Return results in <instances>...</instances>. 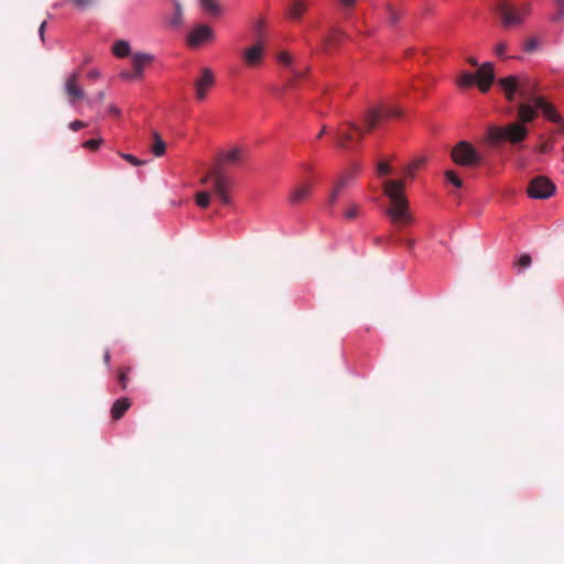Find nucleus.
<instances>
[{
	"label": "nucleus",
	"mask_w": 564,
	"mask_h": 564,
	"mask_svg": "<svg viewBox=\"0 0 564 564\" xmlns=\"http://www.w3.org/2000/svg\"><path fill=\"white\" fill-rule=\"evenodd\" d=\"M498 85L501 88L505 97L509 101H513L518 94L521 98L532 101L536 108L544 113V116L552 122H560L561 116L555 111L554 107L546 102L543 97L535 96L536 84L529 77L508 76L500 78Z\"/></svg>",
	"instance_id": "f257e3e1"
},
{
	"label": "nucleus",
	"mask_w": 564,
	"mask_h": 564,
	"mask_svg": "<svg viewBox=\"0 0 564 564\" xmlns=\"http://www.w3.org/2000/svg\"><path fill=\"white\" fill-rule=\"evenodd\" d=\"M405 182L403 180L387 181L383 193L389 197L391 206L386 210L394 225H406L412 223L409 213V202L404 195Z\"/></svg>",
	"instance_id": "f03ea898"
},
{
	"label": "nucleus",
	"mask_w": 564,
	"mask_h": 564,
	"mask_svg": "<svg viewBox=\"0 0 564 564\" xmlns=\"http://www.w3.org/2000/svg\"><path fill=\"white\" fill-rule=\"evenodd\" d=\"M528 132L527 127L519 122H511L506 126H491L487 130V141L491 145H497L500 142L516 144L525 140Z\"/></svg>",
	"instance_id": "7ed1b4c3"
},
{
	"label": "nucleus",
	"mask_w": 564,
	"mask_h": 564,
	"mask_svg": "<svg viewBox=\"0 0 564 564\" xmlns=\"http://www.w3.org/2000/svg\"><path fill=\"white\" fill-rule=\"evenodd\" d=\"M495 11L500 18L501 25L505 29H512L524 22L530 13V6L516 7L507 0H501L495 4Z\"/></svg>",
	"instance_id": "20e7f679"
},
{
	"label": "nucleus",
	"mask_w": 564,
	"mask_h": 564,
	"mask_svg": "<svg viewBox=\"0 0 564 564\" xmlns=\"http://www.w3.org/2000/svg\"><path fill=\"white\" fill-rule=\"evenodd\" d=\"M209 180H213L214 194L224 205H230L231 198L228 192L232 186V180L227 176L219 167L208 172L200 182L202 184H206Z\"/></svg>",
	"instance_id": "39448f33"
},
{
	"label": "nucleus",
	"mask_w": 564,
	"mask_h": 564,
	"mask_svg": "<svg viewBox=\"0 0 564 564\" xmlns=\"http://www.w3.org/2000/svg\"><path fill=\"white\" fill-rule=\"evenodd\" d=\"M451 159L460 166L474 167L482 162V156L467 141H459L451 151Z\"/></svg>",
	"instance_id": "423d86ee"
},
{
	"label": "nucleus",
	"mask_w": 564,
	"mask_h": 564,
	"mask_svg": "<svg viewBox=\"0 0 564 564\" xmlns=\"http://www.w3.org/2000/svg\"><path fill=\"white\" fill-rule=\"evenodd\" d=\"M401 115V109L397 107L384 106L366 110L361 120L366 126V131H371L382 119L399 118Z\"/></svg>",
	"instance_id": "0eeeda50"
},
{
	"label": "nucleus",
	"mask_w": 564,
	"mask_h": 564,
	"mask_svg": "<svg viewBox=\"0 0 564 564\" xmlns=\"http://www.w3.org/2000/svg\"><path fill=\"white\" fill-rule=\"evenodd\" d=\"M365 130L352 121L343 122L336 132L337 145L347 149L352 141H361Z\"/></svg>",
	"instance_id": "6e6552de"
},
{
	"label": "nucleus",
	"mask_w": 564,
	"mask_h": 564,
	"mask_svg": "<svg viewBox=\"0 0 564 564\" xmlns=\"http://www.w3.org/2000/svg\"><path fill=\"white\" fill-rule=\"evenodd\" d=\"M554 183L546 176H536L528 186V194L534 199H546L555 193Z\"/></svg>",
	"instance_id": "1a4fd4ad"
},
{
	"label": "nucleus",
	"mask_w": 564,
	"mask_h": 564,
	"mask_svg": "<svg viewBox=\"0 0 564 564\" xmlns=\"http://www.w3.org/2000/svg\"><path fill=\"white\" fill-rule=\"evenodd\" d=\"M80 72L72 73L64 83V91L67 96L68 102L74 106L78 100L85 98V91L79 85Z\"/></svg>",
	"instance_id": "9d476101"
},
{
	"label": "nucleus",
	"mask_w": 564,
	"mask_h": 564,
	"mask_svg": "<svg viewBox=\"0 0 564 564\" xmlns=\"http://www.w3.org/2000/svg\"><path fill=\"white\" fill-rule=\"evenodd\" d=\"M215 84V76L210 68L202 69L200 76L194 82L195 97L198 101L206 99L208 90Z\"/></svg>",
	"instance_id": "9b49d317"
},
{
	"label": "nucleus",
	"mask_w": 564,
	"mask_h": 564,
	"mask_svg": "<svg viewBox=\"0 0 564 564\" xmlns=\"http://www.w3.org/2000/svg\"><path fill=\"white\" fill-rule=\"evenodd\" d=\"M475 82L481 93H487L495 82L494 64L490 62L480 65L476 72Z\"/></svg>",
	"instance_id": "f8f14e48"
},
{
	"label": "nucleus",
	"mask_w": 564,
	"mask_h": 564,
	"mask_svg": "<svg viewBox=\"0 0 564 564\" xmlns=\"http://www.w3.org/2000/svg\"><path fill=\"white\" fill-rule=\"evenodd\" d=\"M313 191V183L304 181L297 183L289 194V203L291 205H300L305 203Z\"/></svg>",
	"instance_id": "ddd939ff"
},
{
	"label": "nucleus",
	"mask_w": 564,
	"mask_h": 564,
	"mask_svg": "<svg viewBox=\"0 0 564 564\" xmlns=\"http://www.w3.org/2000/svg\"><path fill=\"white\" fill-rule=\"evenodd\" d=\"M214 39L213 30L205 24L198 25L188 34L187 42L189 46H199L203 43L209 42Z\"/></svg>",
	"instance_id": "4468645a"
},
{
	"label": "nucleus",
	"mask_w": 564,
	"mask_h": 564,
	"mask_svg": "<svg viewBox=\"0 0 564 564\" xmlns=\"http://www.w3.org/2000/svg\"><path fill=\"white\" fill-rule=\"evenodd\" d=\"M264 47L262 43L258 42L254 45L243 51L242 57L246 64L250 67H257L261 64L263 58Z\"/></svg>",
	"instance_id": "2eb2a0df"
},
{
	"label": "nucleus",
	"mask_w": 564,
	"mask_h": 564,
	"mask_svg": "<svg viewBox=\"0 0 564 564\" xmlns=\"http://www.w3.org/2000/svg\"><path fill=\"white\" fill-rule=\"evenodd\" d=\"M243 160V152L240 148H232L227 152L221 153L217 160V167H221L223 164L237 165Z\"/></svg>",
	"instance_id": "dca6fc26"
},
{
	"label": "nucleus",
	"mask_w": 564,
	"mask_h": 564,
	"mask_svg": "<svg viewBox=\"0 0 564 564\" xmlns=\"http://www.w3.org/2000/svg\"><path fill=\"white\" fill-rule=\"evenodd\" d=\"M539 108L535 107V105L532 101L525 100L524 102H521L518 106V115L520 122L519 123H528L534 120L536 117Z\"/></svg>",
	"instance_id": "f3484780"
},
{
	"label": "nucleus",
	"mask_w": 564,
	"mask_h": 564,
	"mask_svg": "<svg viewBox=\"0 0 564 564\" xmlns=\"http://www.w3.org/2000/svg\"><path fill=\"white\" fill-rule=\"evenodd\" d=\"M153 61V56L147 53H135L132 55L131 63L135 70V76L142 77V69Z\"/></svg>",
	"instance_id": "a211bd4d"
},
{
	"label": "nucleus",
	"mask_w": 564,
	"mask_h": 564,
	"mask_svg": "<svg viewBox=\"0 0 564 564\" xmlns=\"http://www.w3.org/2000/svg\"><path fill=\"white\" fill-rule=\"evenodd\" d=\"M130 406L131 402L128 398H120L116 400L110 410L112 420L117 421L121 419Z\"/></svg>",
	"instance_id": "6ab92c4d"
},
{
	"label": "nucleus",
	"mask_w": 564,
	"mask_h": 564,
	"mask_svg": "<svg viewBox=\"0 0 564 564\" xmlns=\"http://www.w3.org/2000/svg\"><path fill=\"white\" fill-rule=\"evenodd\" d=\"M359 170V164H352L347 171L340 174V176L336 181V184H343V188L345 189L356 178Z\"/></svg>",
	"instance_id": "aec40b11"
},
{
	"label": "nucleus",
	"mask_w": 564,
	"mask_h": 564,
	"mask_svg": "<svg viewBox=\"0 0 564 564\" xmlns=\"http://www.w3.org/2000/svg\"><path fill=\"white\" fill-rule=\"evenodd\" d=\"M307 10V4L303 0H292L288 14L292 20H300Z\"/></svg>",
	"instance_id": "412c9836"
},
{
	"label": "nucleus",
	"mask_w": 564,
	"mask_h": 564,
	"mask_svg": "<svg viewBox=\"0 0 564 564\" xmlns=\"http://www.w3.org/2000/svg\"><path fill=\"white\" fill-rule=\"evenodd\" d=\"M153 143L151 147V151L155 156H162L165 153L166 144L161 138V135L154 131L152 133Z\"/></svg>",
	"instance_id": "4be33fe9"
},
{
	"label": "nucleus",
	"mask_w": 564,
	"mask_h": 564,
	"mask_svg": "<svg viewBox=\"0 0 564 564\" xmlns=\"http://www.w3.org/2000/svg\"><path fill=\"white\" fill-rule=\"evenodd\" d=\"M112 52L117 57H127L130 54V45L127 41H118L115 43Z\"/></svg>",
	"instance_id": "5701e85b"
},
{
	"label": "nucleus",
	"mask_w": 564,
	"mask_h": 564,
	"mask_svg": "<svg viewBox=\"0 0 564 564\" xmlns=\"http://www.w3.org/2000/svg\"><path fill=\"white\" fill-rule=\"evenodd\" d=\"M424 161L425 160L423 158H421V159H416L413 162H411L410 164H408L403 170L404 176L409 177V178H413L416 170L424 163Z\"/></svg>",
	"instance_id": "b1692460"
},
{
	"label": "nucleus",
	"mask_w": 564,
	"mask_h": 564,
	"mask_svg": "<svg viewBox=\"0 0 564 564\" xmlns=\"http://www.w3.org/2000/svg\"><path fill=\"white\" fill-rule=\"evenodd\" d=\"M66 1L72 3L75 9L80 10V11L91 9L97 3V0H66Z\"/></svg>",
	"instance_id": "393cba45"
},
{
	"label": "nucleus",
	"mask_w": 564,
	"mask_h": 564,
	"mask_svg": "<svg viewBox=\"0 0 564 564\" xmlns=\"http://www.w3.org/2000/svg\"><path fill=\"white\" fill-rule=\"evenodd\" d=\"M476 84L475 75L468 72H464L457 79V85L463 88H467Z\"/></svg>",
	"instance_id": "a878e982"
},
{
	"label": "nucleus",
	"mask_w": 564,
	"mask_h": 564,
	"mask_svg": "<svg viewBox=\"0 0 564 564\" xmlns=\"http://www.w3.org/2000/svg\"><path fill=\"white\" fill-rule=\"evenodd\" d=\"M200 4L203 9L210 14L216 15L220 13V7L216 2V0H200Z\"/></svg>",
	"instance_id": "bb28decb"
},
{
	"label": "nucleus",
	"mask_w": 564,
	"mask_h": 564,
	"mask_svg": "<svg viewBox=\"0 0 564 564\" xmlns=\"http://www.w3.org/2000/svg\"><path fill=\"white\" fill-rule=\"evenodd\" d=\"M210 203V193L209 192H199L197 193L196 195V204L200 207V208H206L208 207Z\"/></svg>",
	"instance_id": "cd10ccee"
},
{
	"label": "nucleus",
	"mask_w": 564,
	"mask_h": 564,
	"mask_svg": "<svg viewBox=\"0 0 564 564\" xmlns=\"http://www.w3.org/2000/svg\"><path fill=\"white\" fill-rule=\"evenodd\" d=\"M343 191H344L343 184H336L335 183V186L332 189V192L329 193V196H328V199H327V202H328V204L330 206L336 204V202H337V199H338V197H339V195L341 194Z\"/></svg>",
	"instance_id": "c85d7f7f"
},
{
	"label": "nucleus",
	"mask_w": 564,
	"mask_h": 564,
	"mask_svg": "<svg viewBox=\"0 0 564 564\" xmlns=\"http://www.w3.org/2000/svg\"><path fill=\"white\" fill-rule=\"evenodd\" d=\"M130 371L129 367H121L118 370V382L121 386V388L124 390L128 386V373Z\"/></svg>",
	"instance_id": "c756f323"
},
{
	"label": "nucleus",
	"mask_w": 564,
	"mask_h": 564,
	"mask_svg": "<svg viewBox=\"0 0 564 564\" xmlns=\"http://www.w3.org/2000/svg\"><path fill=\"white\" fill-rule=\"evenodd\" d=\"M340 36H341V32L339 30H336V29L332 30V32L324 37L325 46L328 47V46L335 44L339 40Z\"/></svg>",
	"instance_id": "7c9ffc66"
},
{
	"label": "nucleus",
	"mask_w": 564,
	"mask_h": 564,
	"mask_svg": "<svg viewBox=\"0 0 564 564\" xmlns=\"http://www.w3.org/2000/svg\"><path fill=\"white\" fill-rule=\"evenodd\" d=\"M387 10L389 22L391 24H395L401 18V12L393 8L392 6H388Z\"/></svg>",
	"instance_id": "2f4dec72"
},
{
	"label": "nucleus",
	"mask_w": 564,
	"mask_h": 564,
	"mask_svg": "<svg viewBox=\"0 0 564 564\" xmlns=\"http://www.w3.org/2000/svg\"><path fill=\"white\" fill-rule=\"evenodd\" d=\"M445 177L448 182H451L454 186L460 188L463 186V181L456 175L453 171H446Z\"/></svg>",
	"instance_id": "473e14b6"
},
{
	"label": "nucleus",
	"mask_w": 564,
	"mask_h": 564,
	"mask_svg": "<svg viewBox=\"0 0 564 564\" xmlns=\"http://www.w3.org/2000/svg\"><path fill=\"white\" fill-rule=\"evenodd\" d=\"M360 207L357 204H351L345 212V218L352 220L359 215Z\"/></svg>",
	"instance_id": "72a5a7b5"
},
{
	"label": "nucleus",
	"mask_w": 564,
	"mask_h": 564,
	"mask_svg": "<svg viewBox=\"0 0 564 564\" xmlns=\"http://www.w3.org/2000/svg\"><path fill=\"white\" fill-rule=\"evenodd\" d=\"M557 11L553 17V20L561 21L564 19V0H554Z\"/></svg>",
	"instance_id": "f704fd0d"
},
{
	"label": "nucleus",
	"mask_w": 564,
	"mask_h": 564,
	"mask_svg": "<svg viewBox=\"0 0 564 564\" xmlns=\"http://www.w3.org/2000/svg\"><path fill=\"white\" fill-rule=\"evenodd\" d=\"M531 262H532L531 256L528 253H523L520 256V258L518 259L516 264L521 268H528V267H530Z\"/></svg>",
	"instance_id": "c9c22d12"
},
{
	"label": "nucleus",
	"mask_w": 564,
	"mask_h": 564,
	"mask_svg": "<svg viewBox=\"0 0 564 564\" xmlns=\"http://www.w3.org/2000/svg\"><path fill=\"white\" fill-rule=\"evenodd\" d=\"M101 143V139H90L84 142L83 147L89 150H97Z\"/></svg>",
	"instance_id": "e433bc0d"
},
{
	"label": "nucleus",
	"mask_w": 564,
	"mask_h": 564,
	"mask_svg": "<svg viewBox=\"0 0 564 564\" xmlns=\"http://www.w3.org/2000/svg\"><path fill=\"white\" fill-rule=\"evenodd\" d=\"M278 58L285 66H290L292 63V56L288 52H281Z\"/></svg>",
	"instance_id": "4c0bfd02"
},
{
	"label": "nucleus",
	"mask_w": 564,
	"mask_h": 564,
	"mask_svg": "<svg viewBox=\"0 0 564 564\" xmlns=\"http://www.w3.org/2000/svg\"><path fill=\"white\" fill-rule=\"evenodd\" d=\"M377 171H378V174L383 176V175H387L390 173L391 171V167L388 163L386 162H380L377 166Z\"/></svg>",
	"instance_id": "58836bf2"
},
{
	"label": "nucleus",
	"mask_w": 564,
	"mask_h": 564,
	"mask_svg": "<svg viewBox=\"0 0 564 564\" xmlns=\"http://www.w3.org/2000/svg\"><path fill=\"white\" fill-rule=\"evenodd\" d=\"M121 156L134 166H140L143 164V161L139 160L138 158L133 156L132 154H121Z\"/></svg>",
	"instance_id": "ea45409f"
},
{
	"label": "nucleus",
	"mask_w": 564,
	"mask_h": 564,
	"mask_svg": "<svg viewBox=\"0 0 564 564\" xmlns=\"http://www.w3.org/2000/svg\"><path fill=\"white\" fill-rule=\"evenodd\" d=\"M507 47H508V45H507V43H506V42H499V43L496 45V47H495V53H496V55H497V56H499V57H502V56H503V54H505V53H506V51H507Z\"/></svg>",
	"instance_id": "a19ab883"
},
{
	"label": "nucleus",
	"mask_w": 564,
	"mask_h": 564,
	"mask_svg": "<svg viewBox=\"0 0 564 564\" xmlns=\"http://www.w3.org/2000/svg\"><path fill=\"white\" fill-rule=\"evenodd\" d=\"M87 124L82 121V120H74L72 122H69L68 127L69 129H72L73 131H78L83 128H85Z\"/></svg>",
	"instance_id": "79ce46f5"
},
{
	"label": "nucleus",
	"mask_w": 564,
	"mask_h": 564,
	"mask_svg": "<svg viewBox=\"0 0 564 564\" xmlns=\"http://www.w3.org/2000/svg\"><path fill=\"white\" fill-rule=\"evenodd\" d=\"M553 143L552 142H543L539 145V151L541 153H549L553 150Z\"/></svg>",
	"instance_id": "37998d69"
},
{
	"label": "nucleus",
	"mask_w": 564,
	"mask_h": 564,
	"mask_svg": "<svg viewBox=\"0 0 564 564\" xmlns=\"http://www.w3.org/2000/svg\"><path fill=\"white\" fill-rule=\"evenodd\" d=\"M339 3L344 10H349L356 4V0H339Z\"/></svg>",
	"instance_id": "c03bdc74"
},
{
	"label": "nucleus",
	"mask_w": 564,
	"mask_h": 564,
	"mask_svg": "<svg viewBox=\"0 0 564 564\" xmlns=\"http://www.w3.org/2000/svg\"><path fill=\"white\" fill-rule=\"evenodd\" d=\"M293 78L290 80L289 85H292L293 80L301 78L304 75V72L299 69H292Z\"/></svg>",
	"instance_id": "a18cd8bd"
},
{
	"label": "nucleus",
	"mask_w": 564,
	"mask_h": 564,
	"mask_svg": "<svg viewBox=\"0 0 564 564\" xmlns=\"http://www.w3.org/2000/svg\"><path fill=\"white\" fill-rule=\"evenodd\" d=\"M108 113L111 115V116L118 117L120 115V110H119V108L117 106L110 105L108 107Z\"/></svg>",
	"instance_id": "49530a36"
},
{
	"label": "nucleus",
	"mask_w": 564,
	"mask_h": 564,
	"mask_svg": "<svg viewBox=\"0 0 564 564\" xmlns=\"http://www.w3.org/2000/svg\"><path fill=\"white\" fill-rule=\"evenodd\" d=\"M536 46V42L535 40H529L527 43H525V51L530 52V51H533Z\"/></svg>",
	"instance_id": "de8ad7c7"
},
{
	"label": "nucleus",
	"mask_w": 564,
	"mask_h": 564,
	"mask_svg": "<svg viewBox=\"0 0 564 564\" xmlns=\"http://www.w3.org/2000/svg\"><path fill=\"white\" fill-rule=\"evenodd\" d=\"M46 22L43 21L39 28V34L42 41H44V33H45Z\"/></svg>",
	"instance_id": "09e8293b"
},
{
	"label": "nucleus",
	"mask_w": 564,
	"mask_h": 564,
	"mask_svg": "<svg viewBox=\"0 0 564 564\" xmlns=\"http://www.w3.org/2000/svg\"><path fill=\"white\" fill-rule=\"evenodd\" d=\"M121 77L123 79H133V78H139L138 76H135V72L132 74V73H128V72H124L121 74Z\"/></svg>",
	"instance_id": "8fccbe9b"
},
{
	"label": "nucleus",
	"mask_w": 564,
	"mask_h": 564,
	"mask_svg": "<svg viewBox=\"0 0 564 564\" xmlns=\"http://www.w3.org/2000/svg\"><path fill=\"white\" fill-rule=\"evenodd\" d=\"M105 97H106L105 91L100 90L96 94L95 100L98 102H101V101H104Z\"/></svg>",
	"instance_id": "3c124183"
},
{
	"label": "nucleus",
	"mask_w": 564,
	"mask_h": 564,
	"mask_svg": "<svg viewBox=\"0 0 564 564\" xmlns=\"http://www.w3.org/2000/svg\"><path fill=\"white\" fill-rule=\"evenodd\" d=\"M404 243H405L406 248L410 249V250H412L414 248V246H415V241L412 240V239L405 240Z\"/></svg>",
	"instance_id": "603ef678"
},
{
	"label": "nucleus",
	"mask_w": 564,
	"mask_h": 564,
	"mask_svg": "<svg viewBox=\"0 0 564 564\" xmlns=\"http://www.w3.org/2000/svg\"><path fill=\"white\" fill-rule=\"evenodd\" d=\"M88 77L93 78V79L98 78L99 77V72L97 69H93V70H90L88 73Z\"/></svg>",
	"instance_id": "864d4df0"
},
{
	"label": "nucleus",
	"mask_w": 564,
	"mask_h": 564,
	"mask_svg": "<svg viewBox=\"0 0 564 564\" xmlns=\"http://www.w3.org/2000/svg\"><path fill=\"white\" fill-rule=\"evenodd\" d=\"M104 361L106 365H108L110 361V352L108 350H106L104 354Z\"/></svg>",
	"instance_id": "5fc2aeb1"
},
{
	"label": "nucleus",
	"mask_w": 564,
	"mask_h": 564,
	"mask_svg": "<svg viewBox=\"0 0 564 564\" xmlns=\"http://www.w3.org/2000/svg\"><path fill=\"white\" fill-rule=\"evenodd\" d=\"M467 62L473 66H478V62L475 57H469Z\"/></svg>",
	"instance_id": "6e6d98bb"
},
{
	"label": "nucleus",
	"mask_w": 564,
	"mask_h": 564,
	"mask_svg": "<svg viewBox=\"0 0 564 564\" xmlns=\"http://www.w3.org/2000/svg\"><path fill=\"white\" fill-rule=\"evenodd\" d=\"M326 133V127L324 126L319 133L317 134V139L322 138Z\"/></svg>",
	"instance_id": "4d7b16f0"
},
{
	"label": "nucleus",
	"mask_w": 564,
	"mask_h": 564,
	"mask_svg": "<svg viewBox=\"0 0 564 564\" xmlns=\"http://www.w3.org/2000/svg\"><path fill=\"white\" fill-rule=\"evenodd\" d=\"M560 123V132L564 133V121L561 119Z\"/></svg>",
	"instance_id": "13d9d810"
},
{
	"label": "nucleus",
	"mask_w": 564,
	"mask_h": 564,
	"mask_svg": "<svg viewBox=\"0 0 564 564\" xmlns=\"http://www.w3.org/2000/svg\"><path fill=\"white\" fill-rule=\"evenodd\" d=\"M262 26H263V25H262V22H261V21H260V22H258V24H257V31H258V32H260V31L262 30Z\"/></svg>",
	"instance_id": "bf43d9fd"
},
{
	"label": "nucleus",
	"mask_w": 564,
	"mask_h": 564,
	"mask_svg": "<svg viewBox=\"0 0 564 564\" xmlns=\"http://www.w3.org/2000/svg\"><path fill=\"white\" fill-rule=\"evenodd\" d=\"M176 10H177V13H181V8L178 4H176Z\"/></svg>",
	"instance_id": "052dcab7"
},
{
	"label": "nucleus",
	"mask_w": 564,
	"mask_h": 564,
	"mask_svg": "<svg viewBox=\"0 0 564 564\" xmlns=\"http://www.w3.org/2000/svg\"><path fill=\"white\" fill-rule=\"evenodd\" d=\"M563 152H564V145H563Z\"/></svg>",
	"instance_id": "680f3d73"
}]
</instances>
